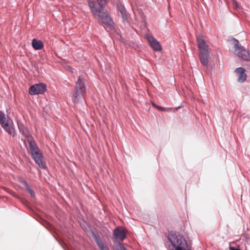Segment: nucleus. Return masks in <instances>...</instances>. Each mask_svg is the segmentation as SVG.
Listing matches in <instances>:
<instances>
[{
    "mask_svg": "<svg viewBox=\"0 0 250 250\" xmlns=\"http://www.w3.org/2000/svg\"><path fill=\"white\" fill-rule=\"evenodd\" d=\"M17 125L20 132L22 134L28 143V146H26L32 158L40 167L45 169L46 166L45 162L43 160V156L33 140L28 128L20 121L17 122Z\"/></svg>",
    "mask_w": 250,
    "mask_h": 250,
    "instance_id": "nucleus-1",
    "label": "nucleus"
},
{
    "mask_svg": "<svg viewBox=\"0 0 250 250\" xmlns=\"http://www.w3.org/2000/svg\"><path fill=\"white\" fill-rule=\"evenodd\" d=\"M109 0H97L98 5L94 0L88 1V6L91 11L99 22H101L106 30H111L114 27V22L104 7L106 5Z\"/></svg>",
    "mask_w": 250,
    "mask_h": 250,
    "instance_id": "nucleus-2",
    "label": "nucleus"
},
{
    "mask_svg": "<svg viewBox=\"0 0 250 250\" xmlns=\"http://www.w3.org/2000/svg\"><path fill=\"white\" fill-rule=\"evenodd\" d=\"M170 250H189V247L183 236L178 233L170 232L168 236Z\"/></svg>",
    "mask_w": 250,
    "mask_h": 250,
    "instance_id": "nucleus-3",
    "label": "nucleus"
},
{
    "mask_svg": "<svg viewBox=\"0 0 250 250\" xmlns=\"http://www.w3.org/2000/svg\"><path fill=\"white\" fill-rule=\"evenodd\" d=\"M196 40L200 62L204 66H207L209 57L208 46L202 36H197Z\"/></svg>",
    "mask_w": 250,
    "mask_h": 250,
    "instance_id": "nucleus-4",
    "label": "nucleus"
},
{
    "mask_svg": "<svg viewBox=\"0 0 250 250\" xmlns=\"http://www.w3.org/2000/svg\"><path fill=\"white\" fill-rule=\"evenodd\" d=\"M86 91L84 79L82 75L80 76L76 83L75 90L73 94L72 99L74 103L78 102L82 97L84 96Z\"/></svg>",
    "mask_w": 250,
    "mask_h": 250,
    "instance_id": "nucleus-5",
    "label": "nucleus"
},
{
    "mask_svg": "<svg viewBox=\"0 0 250 250\" xmlns=\"http://www.w3.org/2000/svg\"><path fill=\"white\" fill-rule=\"evenodd\" d=\"M235 54L244 61H250V53L239 44L238 41L234 39Z\"/></svg>",
    "mask_w": 250,
    "mask_h": 250,
    "instance_id": "nucleus-6",
    "label": "nucleus"
},
{
    "mask_svg": "<svg viewBox=\"0 0 250 250\" xmlns=\"http://www.w3.org/2000/svg\"><path fill=\"white\" fill-rule=\"evenodd\" d=\"M46 90V85L43 83H39L32 85L29 89V93L31 95L42 94Z\"/></svg>",
    "mask_w": 250,
    "mask_h": 250,
    "instance_id": "nucleus-7",
    "label": "nucleus"
},
{
    "mask_svg": "<svg viewBox=\"0 0 250 250\" xmlns=\"http://www.w3.org/2000/svg\"><path fill=\"white\" fill-rule=\"evenodd\" d=\"M145 37L149 45L154 51H158L162 50V47L160 44L153 36L149 34H146Z\"/></svg>",
    "mask_w": 250,
    "mask_h": 250,
    "instance_id": "nucleus-8",
    "label": "nucleus"
},
{
    "mask_svg": "<svg viewBox=\"0 0 250 250\" xmlns=\"http://www.w3.org/2000/svg\"><path fill=\"white\" fill-rule=\"evenodd\" d=\"M113 237L117 240L123 241L126 238L125 229L121 227L115 229L113 231Z\"/></svg>",
    "mask_w": 250,
    "mask_h": 250,
    "instance_id": "nucleus-9",
    "label": "nucleus"
},
{
    "mask_svg": "<svg viewBox=\"0 0 250 250\" xmlns=\"http://www.w3.org/2000/svg\"><path fill=\"white\" fill-rule=\"evenodd\" d=\"M235 72L237 76V81L240 83L245 82L247 78V75L246 74V70L242 67L237 68L235 70Z\"/></svg>",
    "mask_w": 250,
    "mask_h": 250,
    "instance_id": "nucleus-10",
    "label": "nucleus"
},
{
    "mask_svg": "<svg viewBox=\"0 0 250 250\" xmlns=\"http://www.w3.org/2000/svg\"><path fill=\"white\" fill-rule=\"evenodd\" d=\"M4 130L8 133V134L12 137H15L16 135V131L13 125H10L9 120L7 119L4 123L1 125Z\"/></svg>",
    "mask_w": 250,
    "mask_h": 250,
    "instance_id": "nucleus-11",
    "label": "nucleus"
},
{
    "mask_svg": "<svg viewBox=\"0 0 250 250\" xmlns=\"http://www.w3.org/2000/svg\"><path fill=\"white\" fill-rule=\"evenodd\" d=\"M117 9L120 17H121L124 22L128 21V16L126 9L124 5L121 3L117 4Z\"/></svg>",
    "mask_w": 250,
    "mask_h": 250,
    "instance_id": "nucleus-12",
    "label": "nucleus"
},
{
    "mask_svg": "<svg viewBox=\"0 0 250 250\" xmlns=\"http://www.w3.org/2000/svg\"><path fill=\"white\" fill-rule=\"evenodd\" d=\"M32 45L35 50H41L43 47V42L41 41L35 39L32 40Z\"/></svg>",
    "mask_w": 250,
    "mask_h": 250,
    "instance_id": "nucleus-13",
    "label": "nucleus"
},
{
    "mask_svg": "<svg viewBox=\"0 0 250 250\" xmlns=\"http://www.w3.org/2000/svg\"><path fill=\"white\" fill-rule=\"evenodd\" d=\"M21 183L25 187L26 190L30 193L31 196L32 197H34L35 196V193L31 189L30 185L27 183V182L25 180H22Z\"/></svg>",
    "mask_w": 250,
    "mask_h": 250,
    "instance_id": "nucleus-14",
    "label": "nucleus"
},
{
    "mask_svg": "<svg viewBox=\"0 0 250 250\" xmlns=\"http://www.w3.org/2000/svg\"><path fill=\"white\" fill-rule=\"evenodd\" d=\"M95 240L97 244L101 250H109L108 248L104 246V243L100 241L97 237H96Z\"/></svg>",
    "mask_w": 250,
    "mask_h": 250,
    "instance_id": "nucleus-15",
    "label": "nucleus"
},
{
    "mask_svg": "<svg viewBox=\"0 0 250 250\" xmlns=\"http://www.w3.org/2000/svg\"><path fill=\"white\" fill-rule=\"evenodd\" d=\"M7 120L5 114L2 111H0V125H1Z\"/></svg>",
    "mask_w": 250,
    "mask_h": 250,
    "instance_id": "nucleus-16",
    "label": "nucleus"
},
{
    "mask_svg": "<svg viewBox=\"0 0 250 250\" xmlns=\"http://www.w3.org/2000/svg\"><path fill=\"white\" fill-rule=\"evenodd\" d=\"M157 108L158 110H161V111H170L171 109V108H164L163 107L160 106H157Z\"/></svg>",
    "mask_w": 250,
    "mask_h": 250,
    "instance_id": "nucleus-17",
    "label": "nucleus"
},
{
    "mask_svg": "<svg viewBox=\"0 0 250 250\" xmlns=\"http://www.w3.org/2000/svg\"><path fill=\"white\" fill-rule=\"evenodd\" d=\"M152 105L155 107L156 108H157V106H158V105H156V104H155L154 103H152Z\"/></svg>",
    "mask_w": 250,
    "mask_h": 250,
    "instance_id": "nucleus-18",
    "label": "nucleus"
},
{
    "mask_svg": "<svg viewBox=\"0 0 250 250\" xmlns=\"http://www.w3.org/2000/svg\"><path fill=\"white\" fill-rule=\"evenodd\" d=\"M233 4H235V5L236 7H237V4H236V2L234 1V2H233Z\"/></svg>",
    "mask_w": 250,
    "mask_h": 250,
    "instance_id": "nucleus-19",
    "label": "nucleus"
},
{
    "mask_svg": "<svg viewBox=\"0 0 250 250\" xmlns=\"http://www.w3.org/2000/svg\"><path fill=\"white\" fill-rule=\"evenodd\" d=\"M120 250H127L124 248L121 249Z\"/></svg>",
    "mask_w": 250,
    "mask_h": 250,
    "instance_id": "nucleus-20",
    "label": "nucleus"
}]
</instances>
